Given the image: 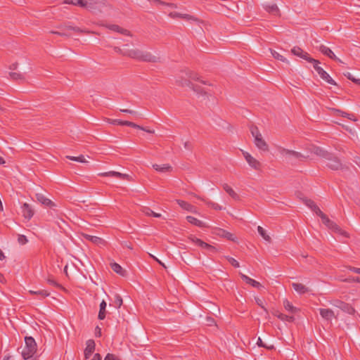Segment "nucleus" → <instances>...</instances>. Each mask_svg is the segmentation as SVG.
I'll use <instances>...</instances> for the list:
<instances>
[{
    "mask_svg": "<svg viewBox=\"0 0 360 360\" xmlns=\"http://www.w3.org/2000/svg\"><path fill=\"white\" fill-rule=\"evenodd\" d=\"M123 56L148 63H160L161 58L159 56L153 55L150 52L140 50L138 49H129L128 45H124Z\"/></svg>",
    "mask_w": 360,
    "mask_h": 360,
    "instance_id": "f257e3e1",
    "label": "nucleus"
},
{
    "mask_svg": "<svg viewBox=\"0 0 360 360\" xmlns=\"http://www.w3.org/2000/svg\"><path fill=\"white\" fill-rule=\"evenodd\" d=\"M25 347L22 351V356L25 360L32 358L37 352V346L34 339L30 336L25 338Z\"/></svg>",
    "mask_w": 360,
    "mask_h": 360,
    "instance_id": "f03ea898",
    "label": "nucleus"
},
{
    "mask_svg": "<svg viewBox=\"0 0 360 360\" xmlns=\"http://www.w3.org/2000/svg\"><path fill=\"white\" fill-rule=\"evenodd\" d=\"M250 129L251 134L254 137V143L256 147L264 152L269 151V146L266 141L263 139L258 127L257 126L252 125L250 127Z\"/></svg>",
    "mask_w": 360,
    "mask_h": 360,
    "instance_id": "7ed1b4c3",
    "label": "nucleus"
},
{
    "mask_svg": "<svg viewBox=\"0 0 360 360\" xmlns=\"http://www.w3.org/2000/svg\"><path fill=\"white\" fill-rule=\"evenodd\" d=\"M318 216L321 217L323 224H324L329 229L346 238L349 237V235L346 231L342 230L335 222L331 221L323 212H319V214Z\"/></svg>",
    "mask_w": 360,
    "mask_h": 360,
    "instance_id": "20e7f679",
    "label": "nucleus"
},
{
    "mask_svg": "<svg viewBox=\"0 0 360 360\" xmlns=\"http://www.w3.org/2000/svg\"><path fill=\"white\" fill-rule=\"evenodd\" d=\"M318 216L321 217L323 224H324L329 229L346 238L349 237V235L346 231L342 230L335 222L331 221L323 212H319V214Z\"/></svg>",
    "mask_w": 360,
    "mask_h": 360,
    "instance_id": "39448f33",
    "label": "nucleus"
},
{
    "mask_svg": "<svg viewBox=\"0 0 360 360\" xmlns=\"http://www.w3.org/2000/svg\"><path fill=\"white\" fill-rule=\"evenodd\" d=\"M279 152L282 155L288 158L289 160H297L299 161H303L307 158L302 155L301 153L284 148H281L279 149Z\"/></svg>",
    "mask_w": 360,
    "mask_h": 360,
    "instance_id": "423d86ee",
    "label": "nucleus"
},
{
    "mask_svg": "<svg viewBox=\"0 0 360 360\" xmlns=\"http://www.w3.org/2000/svg\"><path fill=\"white\" fill-rule=\"evenodd\" d=\"M313 66L316 71V72L319 74L320 77L326 81L327 83L332 84V85H337L336 82L334 79L331 78V77L328 75V72H326L319 65L320 62L318 60H316V62H312Z\"/></svg>",
    "mask_w": 360,
    "mask_h": 360,
    "instance_id": "0eeeda50",
    "label": "nucleus"
},
{
    "mask_svg": "<svg viewBox=\"0 0 360 360\" xmlns=\"http://www.w3.org/2000/svg\"><path fill=\"white\" fill-rule=\"evenodd\" d=\"M58 28L60 30V31H51V33L57 34L59 36H66V37L70 36V34L66 32V31H68V30H73L77 33H85V34L89 33V31L82 30L78 27H72L70 25L60 26V27H58Z\"/></svg>",
    "mask_w": 360,
    "mask_h": 360,
    "instance_id": "6e6552de",
    "label": "nucleus"
},
{
    "mask_svg": "<svg viewBox=\"0 0 360 360\" xmlns=\"http://www.w3.org/2000/svg\"><path fill=\"white\" fill-rule=\"evenodd\" d=\"M99 176L103 177H113L122 180L132 181V177L127 174H122L115 171H109L105 172H101L98 174Z\"/></svg>",
    "mask_w": 360,
    "mask_h": 360,
    "instance_id": "1a4fd4ad",
    "label": "nucleus"
},
{
    "mask_svg": "<svg viewBox=\"0 0 360 360\" xmlns=\"http://www.w3.org/2000/svg\"><path fill=\"white\" fill-rule=\"evenodd\" d=\"M188 239L191 242L196 244L198 246H199V247H200L202 248L206 249V250H209L210 252H217V249H216L215 247H214V246H212V245H210V244L202 241V240L196 238L194 236L191 235V236H188Z\"/></svg>",
    "mask_w": 360,
    "mask_h": 360,
    "instance_id": "9d476101",
    "label": "nucleus"
},
{
    "mask_svg": "<svg viewBox=\"0 0 360 360\" xmlns=\"http://www.w3.org/2000/svg\"><path fill=\"white\" fill-rule=\"evenodd\" d=\"M291 53L301 58H303L308 61L309 63L316 62V59L311 58L309 56V53L307 52L304 51L299 46H294L291 49Z\"/></svg>",
    "mask_w": 360,
    "mask_h": 360,
    "instance_id": "9b49d317",
    "label": "nucleus"
},
{
    "mask_svg": "<svg viewBox=\"0 0 360 360\" xmlns=\"http://www.w3.org/2000/svg\"><path fill=\"white\" fill-rule=\"evenodd\" d=\"M243 155L248 163V165L253 168L255 170H260L262 168V164L261 162L255 159L254 157H252L249 153L248 152H243Z\"/></svg>",
    "mask_w": 360,
    "mask_h": 360,
    "instance_id": "f8f14e48",
    "label": "nucleus"
},
{
    "mask_svg": "<svg viewBox=\"0 0 360 360\" xmlns=\"http://www.w3.org/2000/svg\"><path fill=\"white\" fill-rule=\"evenodd\" d=\"M212 233L219 237L225 238L229 240L236 242L237 238L231 233L221 228H214Z\"/></svg>",
    "mask_w": 360,
    "mask_h": 360,
    "instance_id": "ddd939ff",
    "label": "nucleus"
},
{
    "mask_svg": "<svg viewBox=\"0 0 360 360\" xmlns=\"http://www.w3.org/2000/svg\"><path fill=\"white\" fill-rule=\"evenodd\" d=\"M96 344L94 340H88L86 342V348L84 349V359H89L95 351Z\"/></svg>",
    "mask_w": 360,
    "mask_h": 360,
    "instance_id": "4468645a",
    "label": "nucleus"
},
{
    "mask_svg": "<svg viewBox=\"0 0 360 360\" xmlns=\"http://www.w3.org/2000/svg\"><path fill=\"white\" fill-rule=\"evenodd\" d=\"M82 236L85 238L86 240L91 242L92 243L96 245H105L106 241L98 236H91L87 233H82Z\"/></svg>",
    "mask_w": 360,
    "mask_h": 360,
    "instance_id": "2eb2a0df",
    "label": "nucleus"
},
{
    "mask_svg": "<svg viewBox=\"0 0 360 360\" xmlns=\"http://www.w3.org/2000/svg\"><path fill=\"white\" fill-rule=\"evenodd\" d=\"M310 151L322 158L330 159V153L319 146H312Z\"/></svg>",
    "mask_w": 360,
    "mask_h": 360,
    "instance_id": "dca6fc26",
    "label": "nucleus"
},
{
    "mask_svg": "<svg viewBox=\"0 0 360 360\" xmlns=\"http://www.w3.org/2000/svg\"><path fill=\"white\" fill-rule=\"evenodd\" d=\"M22 216L25 219L30 220L34 215V211L31 207L30 205H29L27 202L23 203V205L21 207Z\"/></svg>",
    "mask_w": 360,
    "mask_h": 360,
    "instance_id": "f3484780",
    "label": "nucleus"
},
{
    "mask_svg": "<svg viewBox=\"0 0 360 360\" xmlns=\"http://www.w3.org/2000/svg\"><path fill=\"white\" fill-rule=\"evenodd\" d=\"M327 166L333 170H338L342 168V163L340 160L336 157H333L330 153V159Z\"/></svg>",
    "mask_w": 360,
    "mask_h": 360,
    "instance_id": "a211bd4d",
    "label": "nucleus"
},
{
    "mask_svg": "<svg viewBox=\"0 0 360 360\" xmlns=\"http://www.w3.org/2000/svg\"><path fill=\"white\" fill-rule=\"evenodd\" d=\"M107 122L111 124H118L122 126H128L131 127H139L138 124H136L134 122H130V121H124L121 120H112V119H107Z\"/></svg>",
    "mask_w": 360,
    "mask_h": 360,
    "instance_id": "6ab92c4d",
    "label": "nucleus"
},
{
    "mask_svg": "<svg viewBox=\"0 0 360 360\" xmlns=\"http://www.w3.org/2000/svg\"><path fill=\"white\" fill-rule=\"evenodd\" d=\"M319 51L323 54L327 56L330 58L333 59L340 63H342L341 60L340 58H337L336 56L334 54V53L332 51V50L330 49H329L328 47H327L324 45H321L319 46Z\"/></svg>",
    "mask_w": 360,
    "mask_h": 360,
    "instance_id": "aec40b11",
    "label": "nucleus"
},
{
    "mask_svg": "<svg viewBox=\"0 0 360 360\" xmlns=\"http://www.w3.org/2000/svg\"><path fill=\"white\" fill-rule=\"evenodd\" d=\"M89 11H94L98 8L100 6H105L106 0H87Z\"/></svg>",
    "mask_w": 360,
    "mask_h": 360,
    "instance_id": "412c9836",
    "label": "nucleus"
},
{
    "mask_svg": "<svg viewBox=\"0 0 360 360\" xmlns=\"http://www.w3.org/2000/svg\"><path fill=\"white\" fill-rule=\"evenodd\" d=\"M320 314L321 317L326 321H331L335 318L334 311L330 309H319Z\"/></svg>",
    "mask_w": 360,
    "mask_h": 360,
    "instance_id": "4be33fe9",
    "label": "nucleus"
},
{
    "mask_svg": "<svg viewBox=\"0 0 360 360\" xmlns=\"http://www.w3.org/2000/svg\"><path fill=\"white\" fill-rule=\"evenodd\" d=\"M264 9L268 12L269 13L277 15H279L280 11L276 4H263Z\"/></svg>",
    "mask_w": 360,
    "mask_h": 360,
    "instance_id": "5701e85b",
    "label": "nucleus"
},
{
    "mask_svg": "<svg viewBox=\"0 0 360 360\" xmlns=\"http://www.w3.org/2000/svg\"><path fill=\"white\" fill-rule=\"evenodd\" d=\"M177 204L184 210L193 212L196 213V207L189 202L182 200H176Z\"/></svg>",
    "mask_w": 360,
    "mask_h": 360,
    "instance_id": "b1692460",
    "label": "nucleus"
},
{
    "mask_svg": "<svg viewBox=\"0 0 360 360\" xmlns=\"http://www.w3.org/2000/svg\"><path fill=\"white\" fill-rule=\"evenodd\" d=\"M240 278L243 281H245L246 283L251 285L254 288H259L262 287L260 283L258 281L250 278L249 276L240 273Z\"/></svg>",
    "mask_w": 360,
    "mask_h": 360,
    "instance_id": "393cba45",
    "label": "nucleus"
},
{
    "mask_svg": "<svg viewBox=\"0 0 360 360\" xmlns=\"http://www.w3.org/2000/svg\"><path fill=\"white\" fill-rule=\"evenodd\" d=\"M36 198L39 202H41V204L46 205L47 207H52L55 206V204L53 202H52L50 199L46 198L41 193H37Z\"/></svg>",
    "mask_w": 360,
    "mask_h": 360,
    "instance_id": "a878e982",
    "label": "nucleus"
},
{
    "mask_svg": "<svg viewBox=\"0 0 360 360\" xmlns=\"http://www.w3.org/2000/svg\"><path fill=\"white\" fill-rule=\"evenodd\" d=\"M337 307L340 308L343 311L348 313L349 314H354L355 312V309L352 305L341 301L338 302Z\"/></svg>",
    "mask_w": 360,
    "mask_h": 360,
    "instance_id": "bb28decb",
    "label": "nucleus"
},
{
    "mask_svg": "<svg viewBox=\"0 0 360 360\" xmlns=\"http://www.w3.org/2000/svg\"><path fill=\"white\" fill-rule=\"evenodd\" d=\"M292 286L293 289L299 294H304L309 291V289L302 283H292Z\"/></svg>",
    "mask_w": 360,
    "mask_h": 360,
    "instance_id": "cd10ccee",
    "label": "nucleus"
},
{
    "mask_svg": "<svg viewBox=\"0 0 360 360\" xmlns=\"http://www.w3.org/2000/svg\"><path fill=\"white\" fill-rule=\"evenodd\" d=\"M153 168L159 172H169L172 169V167L169 164H164L162 165L153 164Z\"/></svg>",
    "mask_w": 360,
    "mask_h": 360,
    "instance_id": "c85d7f7f",
    "label": "nucleus"
},
{
    "mask_svg": "<svg viewBox=\"0 0 360 360\" xmlns=\"http://www.w3.org/2000/svg\"><path fill=\"white\" fill-rule=\"evenodd\" d=\"M107 27L110 30L121 33L124 35L130 34V32L129 30L123 29L117 25H109L107 26Z\"/></svg>",
    "mask_w": 360,
    "mask_h": 360,
    "instance_id": "c756f323",
    "label": "nucleus"
},
{
    "mask_svg": "<svg viewBox=\"0 0 360 360\" xmlns=\"http://www.w3.org/2000/svg\"><path fill=\"white\" fill-rule=\"evenodd\" d=\"M186 219L189 223H191L198 227H201V228L206 227V225L203 221L196 219L194 217L187 216Z\"/></svg>",
    "mask_w": 360,
    "mask_h": 360,
    "instance_id": "7c9ffc66",
    "label": "nucleus"
},
{
    "mask_svg": "<svg viewBox=\"0 0 360 360\" xmlns=\"http://www.w3.org/2000/svg\"><path fill=\"white\" fill-rule=\"evenodd\" d=\"M223 188L225 191L234 200H239V195L236 193V192L227 184H224L223 185Z\"/></svg>",
    "mask_w": 360,
    "mask_h": 360,
    "instance_id": "2f4dec72",
    "label": "nucleus"
},
{
    "mask_svg": "<svg viewBox=\"0 0 360 360\" xmlns=\"http://www.w3.org/2000/svg\"><path fill=\"white\" fill-rule=\"evenodd\" d=\"M106 302L103 300L100 304V310L98 312V318L100 320H103L105 318L106 315Z\"/></svg>",
    "mask_w": 360,
    "mask_h": 360,
    "instance_id": "473e14b6",
    "label": "nucleus"
},
{
    "mask_svg": "<svg viewBox=\"0 0 360 360\" xmlns=\"http://www.w3.org/2000/svg\"><path fill=\"white\" fill-rule=\"evenodd\" d=\"M332 110L334 112V114L336 115H340L343 117H347L351 120H356L354 119V115L353 114H349L346 112L342 111L341 110L333 108Z\"/></svg>",
    "mask_w": 360,
    "mask_h": 360,
    "instance_id": "72a5a7b5",
    "label": "nucleus"
},
{
    "mask_svg": "<svg viewBox=\"0 0 360 360\" xmlns=\"http://www.w3.org/2000/svg\"><path fill=\"white\" fill-rule=\"evenodd\" d=\"M29 293L31 295H37L40 299H44L50 295V293L46 290H29Z\"/></svg>",
    "mask_w": 360,
    "mask_h": 360,
    "instance_id": "f704fd0d",
    "label": "nucleus"
},
{
    "mask_svg": "<svg viewBox=\"0 0 360 360\" xmlns=\"http://www.w3.org/2000/svg\"><path fill=\"white\" fill-rule=\"evenodd\" d=\"M112 269L117 274H120V276H125L126 271L122 269V267L117 263L113 262L110 264Z\"/></svg>",
    "mask_w": 360,
    "mask_h": 360,
    "instance_id": "c9c22d12",
    "label": "nucleus"
},
{
    "mask_svg": "<svg viewBox=\"0 0 360 360\" xmlns=\"http://www.w3.org/2000/svg\"><path fill=\"white\" fill-rule=\"evenodd\" d=\"M305 204L311 208L312 211H314L316 215L318 216L319 214V212H322L319 207L316 205V204L311 200H306Z\"/></svg>",
    "mask_w": 360,
    "mask_h": 360,
    "instance_id": "e433bc0d",
    "label": "nucleus"
},
{
    "mask_svg": "<svg viewBox=\"0 0 360 360\" xmlns=\"http://www.w3.org/2000/svg\"><path fill=\"white\" fill-rule=\"evenodd\" d=\"M283 306L285 309L290 313H296L299 309L295 307L288 300L283 301Z\"/></svg>",
    "mask_w": 360,
    "mask_h": 360,
    "instance_id": "4c0bfd02",
    "label": "nucleus"
},
{
    "mask_svg": "<svg viewBox=\"0 0 360 360\" xmlns=\"http://www.w3.org/2000/svg\"><path fill=\"white\" fill-rule=\"evenodd\" d=\"M143 213H144L146 216H153L156 218H159L161 217V214L159 213L154 212L150 208L148 207H143L141 209Z\"/></svg>",
    "mask_w": 360,
    "mask_h": 360,
    "instance_id": "58836bf2",
    "label": "nucleus"
},
{
    "mask_svg": "<svg viewBox=\"0 0 360 360\" xmlns=\"http://www.w3.org/2000/svg\"><path fill=\"white\" fill-rule=\"evenodd\" d=\"M169 17H171L172 18H180L188 19V20L194 19V18L191 15H189L188 14H181V13H176V12H171L169 14Z\"/></svg>",
    "mask_w": 360,
    "mask_h": 360,
    "instance_id": "ea45409f",
    "label": "nucleus"
},
{
    "mask_svg": "<svg viewBox=\"0 0 360 360\" xmlns=\"http://www.w3.org/2000/svg\"><path fill=\"white\" fill-rule=\"evenodd\" d=\"M257 231L264 240L269 243L271 241V237L266 233V231L262 226H257Z\"/></svg>",
    "mask_w": 360,
    "mask_h": 360,
    "instance_id": "a19ab883",
    "label": "nucleus"
},
{
    "mask_svg": "<svg viewBox=\"0 0 360 360\" xmlns=\"http://www.w3.org/2000/svg\"><path fill=\"white\" fill-rule=\"evenodd\" d=\"M271 53L272 56L275 59L281 60L283 63H289L288 60L284 56H283L279 53H278L277 51L271 49Z\"/></svg>",
    "mask_w": 360,
    "mask_h": 360,
    "instance_id": "79ce46f5",
    "label": "nucleus"
},
{
    "mask_svg": "<svg viewBox=\"0 0 360 360\" xmlns=\"http://www.w3.org/2000/svg\"><path fill=\"white\" fill-rule=\"evenodd\" d=\"M197 198L198 199H200L202 200H203L209 207H211L212 208L216 210H222V207L219 205L217 203H215V202H211V201H208V200H205L202 198H201L199 196H197Z\"/></svg>",
    "mask_w": 360,
    "mask_h": 360,
    "instance_id": "37998d69",
    "label": "nucleus"
},
{
    "mask_svg": "<svg viewBox=\"0 0 360 360\" xmlns=\"http://www.w3.org/2000/svg\"><path fill=\"white\" fill-rule=\"evenodd\" d=\"M9 76L13 80H24L25 79L24 75L20 72H9Z\"/></svg>",
    "mask_w": 360,
    "mask_h": 360,
    "instance_id": "c03bdc74",
    "label": "nucleus"
},
{
    "mask_svg": "<svg viewBox=\"0 0 360 360\" xmlns=\"http://www.w3.org/2000/svg\"><path fill=\"white\" fill-rule=\"evenodd\" d=\"M66 158L68 160H70L77 161V162H82V163L87 162L84 156L82 155H81L78 157L68 155V156H66Z\"/></svg>",
    "mask_w": 360,
    "mask_h": 360,
    "instance_id": "a18cd8bd",
    "label": "nucleus"
},
{
    "mask_svg": "<svg viewBox=\"0 0 360 360\" xmlns=\"http://www.w3.org/2000/svg\"><path fill=\"white\" fill-rule=\"evenodd\" d=\"M123 301L120 295L116 294L115 295V300L113 304L115 307L120 308L122 305Z\"/></svg>",
    "mask_w": 360,
    "mask_h": 360,
    "instance_id": "49530a36",
    "label": "nucleus"
},
{
    "mask_svg": "<svg viewBox=\"0 0 360 360\" xmlns=\"http://www.w3.org/2000/svg\"><path fill=\"white\" fill-rule=\"evenodd\" d=\"M176 82L181 86H188L189 88H191L193 84L188 79L177 80Z\"/></svg>",
    "mask_w": 360,
    "mask_h": 360,
    "instance_id": "de8ad7c7",
    "label": "nucleus"
},
{
    "mask_svg": "<svg viewBox=\"0 0 360 360\" xmlns=\"http://www.w3.org/2000/svg\"><path fill=\"white\" fill-rule=\"evenodd\" d=\"M279 319H281V321H288V322H293L295 320V318L292 316H288V315L283 314L282 313H279Z\"/></svg>",
    "mask_w": 360,
    "mask_h": 360,
    "instance_id": "09e8293b",
    "label": "nucleus"
},
{
    "mask_svg": "<svg viewBox=\"0 0 360 360\" xmlns=\"http://www.w3.org/2000/svg\"><path fill=\"white\" fill-rule=\"evenodd\" d=\"M191 89H192L194 91L197 92L198 94L202 95H207V92L198 85H195L193 84Z\"/></svg>",
    "mask_w": 360,
    "mask_h": 360,
    "instance_id": "8fccbe9b",
    "label": "nucleus"
},
{
    "mask_svg": "<svg viewBox=\"0 0 360 360\" xmlns=\"http://www.w3.org/2000/svg\"><path fill=\"white\" fill-rule=\"evenodd\" d=\"M225 258L230 262V264L233 266H234L236 268H238L240 266L239 262L234 258L229 257V256H226Z\"/></svg>",
    "mask_w": 360,
    "mask_h": 360,
    "instance_id": "3c124183",
    "label": "nucleus"
},
{
    "mask_svg": "<svg viewBox=\"0 0 360 360\" xmlns=\"http://www.w3.org/2000/svg\"><path fill=\"white\" fill-rule=\"evenodd\" d=\"M47 283L50 285H52L53 286H56L58 288H63L62 285L59 283H58L52 276H49L48 278H47Z\"/></svg>",
    "mask_w": 360,
    "mask_h": 360,
    "instance_id": "603ef678",
    "label": "nucleus"
},
{
    "mask_svg": "<svg viewBox=\"0 0 360 360\" xmlns=\"http://www.w3.org/2000/svg\"><path fill=\"white\" fill-rule=\"evenodd\" d=\"M257 344L258 346L265 347V348H266L267 349H269V350L273 349L274 348V345H265L262 342V339L260 338H258Z\"/></svg>",
    "mask_w": 360,
    "mask_h": 360,
    "instance_id": "864d4df0",
    "label": "nucleus"
},
{
    "mask_svg": "<svg viewBox=\"0 0 360 360\" xmlns=\"http://www.w3.org/2000/svg\"><path fill=\"white\" fill-rule=\"evenodd\" d=\"M76 6H79L82 8H85L86 9L89 10L87 0H77L76 2Z\"/></svg>",
    "mask_w": 360,
    "mask_h": 360,
    "instance_id": "5fc2aeb1",
    "label": "nucleus"
},
{
    "mask_svg": "<svg viewBox=\"0 0 360 360\" xmlns=\"http://www.w3.org/2000/svg\"><path fill=\"white\" fill-rule=\"evenodd\" d=\"M342 282L346 283H351V282H356V283H360V277H349L345 279L341 280Z\"/></svg>",
    "mask_w": 360,
    "mask_h": 360,
    "instance_id": "6e6d98bb",
    "label": "nucleus"
},
{
    "mask_svg": "<svg viewBox=\"0 0 360 360\" xmlns=\"http://www.w3.org/2000/svg\"><path fill=\"white\" fill-rule=\"evenodd\" d=\"M18 241L20 244L25 245L27 243V239L24 235H18Z\"/></svg>",
    "mask_w": 360,
    "mask_h": 360,
    "instance_id": "4d7b16f0",
    "label": "nucleus"
},
{
    "mask_svg": "<svg viewBox=\"0 0 360 360\" xmlns=\"http://www.w3.org/2000/svg\"><path fill=\"white\" fill-rule=\"evenodd\" d=\"M188 79L199 80V77L196 73L189 72L187 74Z\"/></svg>",
    "mask_w": 360,
    "mask_h": 360,
    "instance_id": "13d9d810",
    "label": "nucleus"
},
{
    "mask_svg": "<svg viewBox=\"0 0 360 360\" xmlns=\"http://www.w3.org/2000/svg\"><path fill=\"white\" fill-rule=\"evenodd\" d=\"M104 360H120L119 358L112 354H108Z\"/></svg>",
    "mask_w": 360,
    "mask_h": 360,
    "instance_id": "bf43d9fd",
    "label": "nucleus"
},
{
    "mask_svg": "<svg viewBox=\"0 0 360 360\" xmlns=\"http://www.w3.org/2000/svg\"><path fill=\"white\" fill-rule=\"evenodd\" d=\"M138 127H134L135 129H141V130H143L147 133H149V134H154L155 133V131L154 130H150V129H148L146 127H143L142 126H140L138 124Z\"/></svg>",
    "mask_w": 360,
    "mask_h": 360,
    "instance_id": "052dcab7",
    "label": "nucleus"
},
{
    "mask_svg": "<svg viewBox=\"0 0 360 360\" xmlns=\"http://www.w3.org/2000/svg\"><path fill=\"white\" fill-rule=\"evenodd\" d=\"M256 303L262 308L266 312H267V309L264 307L263 305V302L261 299L257 297L255 298Z\"/></svg>",
    "mask_w": 360,
    "mask_h": 360,
    "instance_id": "680f3d73",
    "label": "nucleus"
},
{
    "mask_svg": "<svg viewBox=\"0 0 360 360\" xmlns=\"http://www.w3.org/2000/svg\"><path fill=\"white\" fill-rule=\"evenodd\" d=\"M206 322H207V325H208V326H212L213 324L215 323L214 319L210 316H207L206 318Z\"/></svg>",
    "mask_w": 360,
    "mask_h": 360,
    "instance_id": "e2e57ef3",
    "label": "nucleus"
},
{
    "mask_svg": "<svg viewBox=\"0 0 360 360\" xmlns=\"http://www.w3.org/2000/svg\"><path fill=\"white\" fill-rule=\"evenodd\" d=\"M344 75L345 77H347V79H349V80L352 81L353 82L355 83V81H356L358 79H356L354 78L352 75L351 73L349 72H347V73H344Z\"/></svg>",
    "mask_w": 360,
    "mask_h": 360,
    "instance_id": "0e129e2a",
    "label": "nucleus"
},
{
    "mask_svg": "<svg viewBox=\"0 0 360 360\" xmlns=\"http://www.w3.org/2000/svg\"><path fill=\"white\" fill-rule=\"evenodd\" d=\"M113 50L115 51V53L123 56L124 48L121 49L119 46H114Z\"/></svg>",
    "mask_w": 360,
    "mask_h": 360,
    "instance_id": "69168bd1",
    "label": "nucleus"
},
{
    "mask_svg": "<svg viewBox=\"0 0 360 360\" xmlns=\"http://www.w3.org/2000/svg\"><path fill=\"white\" fill-rule=\"evenodd\" d=\"M347 268L351 271L360 274V268H356L351 266H348Z\"/></svg>",
    "mask_w": 360,
    "mask_h": 360,
    "instance_id": "338daca9",
    "label": "nucleus"
},
{
    "mask_svg": "<svg viewBox=\"0 0 360 360\" xmlns=\"http://www.w3.org/2000/svg\"><path fill=\"white\" fill-rule=\"evenodd\" d=\"M91 360H101V356L98 353H96Z\"/></svg>",
    "mask_w": 360,
    "mask_h": 360,
    "instance_id": "774afa93",
    "label": "nucleus"
}]
</instances>
